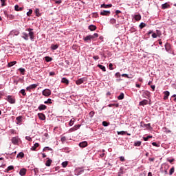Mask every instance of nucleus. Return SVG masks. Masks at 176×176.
Returning a JSON list of instances; mask_svg holds the SVG:
<instances>
[{
  "instance_id": "nucleus-53",
  "label": "nucleus",
  "mask_w": 176,
  "mask_h": 176,
  "mask_svg": "<svg viewBox=\"0 0 176 176\" xmlns=\"http://www.w3.org/2000/svg\"><path fill=\"white\" fill-rule=\"evenodd\" d=\"M74 130H78V129H80V124H77V125H75L74 126Z\"/></svg>"
},
{
  "instance_id": "nucleus-26",
  "label": "nucleus",
  "mask_w": 176,
  "mask_h": 176,
  "mask_svg": "<svg viewBox=\"0 0 176 176\" xmlns=\"http://www.w3.org/2000/svg\"><path fill=\"white\" fill-rule=\"evenodd\" d=\"M134 19L135 20H136V21H140V20H141V14H135L134 16Z\"/></svg>"
},
{
  "instance_id": "nucleus-46",
  "label": "nucleus",
  "mask_w": 176,
  "mask_h": 176,
  "mask_svg": "<svg viewBox=\"0 0 176 176\" xmlns=\"http://www.w3.org/2000/svg\"><path fill=\"white\" fill-rule=\"evenodd\" d=\"M102 126H104V127H108V126H109V124L107 121H103Z\"/></svg>"
},
{
  "instance_id": "nucleus-18",
  "label": "nucleus",
  "mask_w": 176,
  "mask_h": 176,
  "mask_svg": "<svg viewBox=\"0 0 176 176\" xmlns=\"http://www.w3.org/2000/svg\"><path fill=\"white\" fill-rule=\"evenodd\" d=\"M52 160L51 159H48L46 162H45V166L47 167H50V166H52Z\"/></svg>"
},
{
  "instance_id": "nucleus-62",
  "label": "nucleus",
  "mask_w": 176,
  "mask_h": 176,
  "mask_svg": "<svg viewBox=\"0 0 176 176\" xmlns=\"http://www.w3.org/2000/svg\"><path fill=\"white\" fill-rule=\"evenodd\" d=\"M175 160L174 158L170 160L169 158H167V162H169V163H173Z\"/></svg>"
},
{
  "instance_id": "nucleus-1",
  "label": "nucleus",
  "mask_w": 176,
  "mask_h": 176,
  "mask_svg": "<svg viewBox=\"0 0 176 176\" xmlns=\"http://www.w3.org/2000/svg\"><path fill=\"white\" fill-rule=\"evenodd\" d=\"M25 31H28V32L29 33H27L25 32H22L21 38H23V39H24L25 41H28V39H30L32 42H34V40L35 39L34 29L29 28L25 29Z\"/></svg>"
},
{
  "instance_id": "nucleus-16",
  "label": "nucleus",
  "mask_w": 176,
  "mask_h": 176,
  "mask_svg": "<svg viewBox=\"0 0 176 176\" xmlns=\"http://www.w3.org/2000/svg\"><path fill=\"white\" fill-rule=\"evenodd\" d=\"M164 93V100H168V96H170V91H165Z\"/></svg>"
},
{
  "instance_id": "nucleus-42",
  "label": "nucleus",
  "mask_w": 176,
  "mask_h": 176,
  "mask_svg": "<svg viewBox=\"0 0 176 176\" xmlns=\"http://www.w3.org/2000/svg\"><path fill=\"white\" fill-rule=\"evenodd\" d=\"M44 104H53V102L50 98H48L47 100L44 101Z\"/></svg>"
},
{
  "instance_id": "nucleus-14",
  "label": "nucleus",
  "mask_w": 176,
  "mask_h": 176,
  "mask_svg": "<svg viewBox=\"0 0 176 176\" xmlns=\"http://www.w3.org/2000/svg\"><path fill=\"white\" fill-rule=\"evenodd\" d=\"M16 120L17 121L16 124H20V123H21V122H23V116H19L16 117Z\"/></svg>"
},
{
  "instance_id": "nucleus-47",
  "label": "nucleus",
  "mask_w": 176,
  "mask_h": 176,
  "mask_svg": "<svg viewBox=\"0 0 176 176\" xmlns=\"http://www.w3.org/2000/svg\"><path fill=\"white\" fill-rule=\"evenodd\" d=\"M17 62L16 61H12L10 62V63H8V67H13V65H14L15 64H16Z\"/></svg>"
},
{
  "instance_id": "nucleus-50",
  "label": "nucleus",
  "mask_w": 176,
  "mask_h": 176,
  "mask_svg": "<svg viewBox=\"0 0 176 176\" xmlns=\"http://www.w3.org/2000/svg\"><path fill=\"white\" fill-rule=\"evenodd\" d=\"M17 153V151H14V152H12V153H6V155H8V156H13V155H16V153Z\"/></svg>"
},
{
  "instance_id": "nucleus-27",
  "label": "nucleus",
  "mask_w": 176,
  "mask_h": 176,
  "mask_svg": "<svg viewBox=\"0 0 176 176\" xmlns=\"http://www.w3.org/2000/svg\"><path fill=\"white\" fill-rule=\"evenodd\" d=\"M156 32H157V34L156 33L152 34V38H157V35H160V31L157 30Z\"/></svg>"
},
{
  "instance_id": "nucleus-63",
  "label": "nucleus",
  "mask_w": 176,
  "mask_h": 176,
  "mask_svg": "<svg viewBox=\"0 0 176 176\" xmlns=\"http://www.w3.org/2000/svg\"><path fill=\"white\" fill-rule=\"evenodd\" d=\"M54 75H56V73L54 72H50V76H54Z\"/></svg>"
},
{
  "instance_id": "nucleus-10",
  "label": "nucleus",
  "mask_w": 176,
  "mask_h": 176,
  "mask_svg": "<svg viewBox=\"0 0 176 176\" xmlns=\"http://www.w3.org/2000/svg\"><path fill=\"white\" fill-rule=\"evenodd\" d=\"M139 105L142 107H145V105H148V100L144 99L143 100L139 102Z\"/></svg>"
},
{
  "instance_id": "nucleus-17",
  "label": "nucleus",
  "mask_w": 176,
  "mask_h": 176,
  "mask_svg": "<svg viewBox=\"0 0 176 176\" xmlns=\"http://www.w3.org/2000/svg\"><path fill=\"white\" fill-rule=\"evenodd\" d=\"M12 142L14 144V145H17V144H19V139L16 137L12 138Z\"/></svg>"
},
{
  "instance_id": "nucleus-3",
  "label": "nucleus",
  "mask_w": 176,
  "mask_h": 176,
  "mask_svg": "<svg viewBox=\"0 0 176 176\" xmlns=\"http://www.w3.org/2000/svg\"><path fill=\"white\" fill-rule=\"evenodd\" d=\"M164 47H165V50H166V52H167V53L170 54L173 51V50L171 49V45H170V43H166Z\"/></svg>"
},
{
  "instance_id": "nucleus-22",
  "label": "nucleus",
  "mask_w": 176,
  "mask_h": 176,
  "mask_svg": "<svg viewBox=\"0 0 176 176\" xmlns=\"http://www.w3.org/2000/svg\"><path fill=\"white\" fill-rule=\"evenodd\" d=\"M14 9L16 12H21V10H23V7H19V5H15Z\"/></svg>"
},
{
  "instance_id": "nucleus-59",
  "label": "nucleus",
  "mask_w": 176,
  "mask_h": 176,
  "mask_svg": "<svg viewBox=\"0 0 176 176\" xmlns=\"http://www.w3.org/2000/svg\"><path fill=\"white\" fill-rule=\"evenodd\" d=\"M93 58H94V60H95V61H97V60H100V56H94Z\"/></svg>"
},
{
  "instance_id": "nucleus-24",
  "label": "nucleus",
  "mask_w": 176,
  "mask_h": 176,
  "mask_svg": "<svg viewBox=\"0 0 176 176\" xmlns=\"http://www.w3.org/2000/svg\"><path fill=\"white\" fill-rule=\"evenodd\" d=\"M62 83H65V85H69V80L67 79L66 78L63 77L61 80Z\"/></svg>"
},
{
  "instance_id": "nucleus-37",
  "label": "nucleus",
  "mask_w": 176,
  "mask_h": 176,
  "mask_svg": "<svg viewBox=\"0 0 176 176\" xmlns=\"http://www.w3.org/2000/svg\"><path fill=\"white\" fill-rule=\"evenodd\" d=\"M16 157H21V159H23L24 157V153L20 152L17 155Z\"/></svg>"
},
{
  "instance_id": "nucleus-41",
  "label": "nucleus",
  "mask_w": 176,
  "mask_h": 176,
  "mask_svg": "<svg viewBox=\"0 0 176 176\" xmlns=\"http://www.w3.org/2000/svg\"><path fill=\"white\" fill-rule=\"evenodd\" d=\"M67 166H68V161H65V162H62V167L65 168V167H67Z\"/></svg>"
},
{
  "instance_id": "nucleus-12",
  "label": "nucleus",
  "mask_w": 176,
  "mask_h": 176,
  "mask_svg": "<svg viewBox=\"0 0 176 176\" xmlns=\"http://www.w3.org/2000/svg\"><path fill=\"white\" fill-rule=\"evenodd\" d=\"M87 146V142L84 141L79 143L80 148H86Z\"/></svg>"
},
{
  "instance_id": "nucleus-36",
  "label": "nucleus",
  "mask_w": 176,
  "mask_h": 176,
  "mask_svg": "<svg viewBox=\"0 0 176 176\" xmlns=\"http://www.w3.org/2000/svg\"><path fill=\"white\" fill-rule=\"evenodd\" d=\"M19 72H21V74L22 75H25V69H24V68H19Z\"/></svg>"
},
{
  "instance_id": "nucleus-23",
  "label": "nucleus",
  "mask_w": 176,
  "mask_h": 176,
  "mask_svg": "<svg viewBox=\"0 0 176 176\" xmlns=\"http://www.w3.org/2000/svg\"><path fill=\"white\" fill-rule=\"evenodd\" d=\"M14 168V166H9L7 169L5 170V173H8L10 171H12V170H13Z\"/></svg>"
},
{
  "instance_id": "nucleus-30",
  "label": "nucleus",
  "mask_w": 176,
  "mask_h": 176,
  "mask_svg": "<svg viewBox=\"0 0 176 176\" xmlns=\"http://www.w3.org/2000/svg\"><path fill=\"white\" fill-rule=\"evenodd\" d=\"M51 49H52V50H57V49H58V45H57V44H56V45L52 44L51 45Z\"/></svg>"
},
{
  "instance_id": "nucleus-2",
  "label": "nucleus",
  "mask_w": 176,
  "mask_h": 176,
  "mask_svg": "<svg viewBox=\"0 0 176 176\" xmlns=\"http://www.w3.org/2000/svg\"><path fill=\"white\" fill-rule=\"evenodd\" d=\"M6 100L10 104H16V99L12 96H8Z\"/></svg>"
},
{
  "instance_id": "nucleus-64",
  "label": "nucleus",
  "mask_w": 176,
  "mask_h": 176,
  "mask_svg": "<svg viewBox=\"0 0 176 176\" xmlns=\"http://www.w3.org/2000/svg\"><path fill=\"white\" fill-rule=\"evenodd\" d=\"M93 116H94V111H91L89 113V117L93 118Z\"/></svg>"
},
{
  "instance_id": "nucleus-49",
  "label": "nucleus",
  "mask_w": 176,
  "mask_h": 176,
  "mask_svg": "<svg viewBox=\"0 0 176 176\" xmlns=\"http://www.w3.org/2000/svg\"><path fill=\"white\" fill-rule=\"evenodd\" d=\"M121 76L127 78L128 79H131V76H129V74H123L121 75Z\"/></svg>"
},
{
  "instance_id": "nucleus-11",
  "label": "nucleus",
  "mask_w": 176,
  "mask_h": 176,
  "mask_svg": "<svg viewBox=\"0 0 176 176\" xmlns=\"http://www.w3.org/2000/svg\"><path fill=\"white\" fill-rule=\"evenodd\" d=\"M38 116L40 120H46V116L42 113H38Z\"/></svg>"
},
{
  "instance_id": "nucleus-43",
  "label": "nucleus",
  "mask_w": 176,
  "mask_h": 176,
  "mask_svg": "<svg viewBox=\"0 0 176 176\" xmlns=\"http://www.w3.org/2000/svg\"><path fill=\"white\" fill-rule=\"evenodd\" d=\"M142 127H148V129H152V127L151 126V123L148 124H144L143 126L141 125Z\"/></svg>"
},
{
  "instance_id": "nucleus-40",
  "label": "nucleus",
  "mask_w": 176,
  "mask_h": 176,
  "mask_svg": "<svg viewBox=\"0 0 176 176\" xmlns=\"http://www.w3.org/2000/svg\"><path fill=\"white\" fill-rule=\"evenodd\" d=\"M35 13H36V16H37V17H39L41 16V13L39 12L38 8L35 9Z\"/></svg>"
},
{
  "instance_id": "nucleus-60",
  "label": "nucleus",
  "mask_w": 176,
  "mask_h": 176,
  "mask_svg": "<svg viewBox=\"0 0 176 176\" xmlns=\"http://www.w3.org/2000/svg\"><path fill=\"white\" fill-rule=\"evenodd\" d=\"M163 129L165 130L166 133H171V131L167 129L166 127L163 128Z\"/></svg>"
},
{
  "instance_id": "nucleus-6",
  "label": "nucleus",
  "mask_w": 176,
  "mask_h": 176,
  "mask_svg": "<svg viewBox=\"0 0 176 176\" xmlns=\"http://www.w3.org/2000/svg\"><path fill=\"white\" fill-rule=\"evenodd\" d=\"M142 96L143 98H149L151 97V92L149 91H144Z\"/></svg>"
},
{
  "instance_id": "nucleus-29",
  "label": "nucleus",
  "mask_w": 176,
  "mask_h": 176,
  "mask_svg": "<svg viewBox=\"0 0 176 176\" xmlns=\"http://www.w3.org/2000/svg\"><path fill=\"white\" fill-rule=\"evenodd\" d=\"M141 144H142V142L141 141H135L133 144L134 146H141Z\"/></svg>"
},
{
  "instance_id": "nucleus-38",
  "label": "nucleus",
  "mask_w": 176,
  "mask_h": 176,
  "mask_svg": "<svg viewBox=\"0 0 176 176\" xmlns=\"http://www.w3.org/2000/svg\"><path fill=\"white\" fill-rule=\"evenodd\" d=\"M174 171H175V168H174V166H173L169 170V175L174 174Z\"/></svg>"
},
{
  "instance_id": "nucleus-5",
  "label": "nucleus",
  "mask_w": 176,
  "mask_h": 176,
  "mask_svg": "<svg viewBox=\"0 0 176 176\" xmlns=\"http://www.w3.org/2000/svg\"><path fill=\"white\" fill-rule=\"evenodd\" d=\"M86 80H87V78L85 77L81 78L76 81V85L79 86V85H82V83H84Z\"/></svg>"
},
{
  "instance_id": "nucleus-35",
  "label": "nucleus",
  "mask_w": 176,
  "mask_h": 176,
  "mask_svg": "<svg viewBox=\"0 0 176 176\" xmlns=\"http://www.w3.org/2000/svg\"><path fill=\"white\" fill-rule=\"evenodd\" d=\"M124 98V94L121 93L120 96H118V100H123Z\"/></svg>"
},
{
  "instance_id": "nucleus-19",
  "label": "nucleus",
  "mask_w": 176,
  "mask_h": 176,
  "mask_svg": "<svg viewBox=\"0 0 176 176\" xmlns=\"http://www.w3.org/2000/svg\"><path fill=\"white\" fill-rule=\"evenodd\" d=\"M88 28L90 30V31H96V30H97V26L94 25H90Z\"/></svg>"
},
{
  "instance_id": "nucleus-55",
  "label": "nucleus",
  "mask_w": 176,
  "mask_h": 176,
  "mask_svg": "<svg viewBox=\"0 0 176 176\" xmlns=\"http://www.w3.org/2000/svg\"><path fill=\"white\" fill-rule=\"evenodd\" d=\"M115 76H116V78H120L122 76V75L120 74V72H117L115 74Z\"/></svg>"
},
{
  "instance_id": "nucleus-28",
  "label": "nucleus",
  "mask_w": 176,
  "mask_h": 176,
  "mask_svg": "<svg viewBox=\"0 0 176 176\" xmlns=\"http://www.w3.org/2000/svg\"><path fill=\"white\" fill-rule=\"evenodd\" d=\"M108 107L109 108H112V107H116V108H118L119 107V104L118 103H111V104H108Z\"/></svg>"
},
{
  "instance_id": "nucleus-39",
  "label": "nucleus",
  "mask_w": 176,
  "mask_h": 176,
  "mask_svg": "<svg viewBox=\"0 0 176 176\" xmlns=\"http://www.w3.org/2000/svg\"><path fill=\"white\" fill-rule=\"evenodd\" d=\"M46 151H53V149L52 148L49 147V146H45L43 149V151L46 152Z\"/></svg>"
},
{
  "instance_id": "nucleus-56",
  "label": "nucleus",
  "mask_w": 176,
  "mask_h": 176,
  "mask_svg": "<svg viewBox=\"0 0 176 176\" xmlns=\"http://www.w3.org/2000/svg\"><path fill=\"white\" fill-rule=\"evenodd\" d=\"M120 162H126V159H124V156H120L119 157Z\"/></svg>"
},
{
  "instance_id": "nucleus-45",
  "label": "nucleus",
  "mask_w": 176,
  "mask_h": 176,
  "mask_svg": "<svg viewBox=\"0 0 176 176\" xmlns=\"http://www.w3.org/2000/svg\"><path fill=\"white\" fill-rule=\"evenodd\" d=\"M60 141L62 142V144H64V142H65V141H67V138L65 136H63L60 138Z\"/></svg>"
},
{
  "instance_id": "nucleus-9",
  "label": "nucleus",
  "mask_w": 176,
  "mask_h": 176,
  "mask_svg": "<svg viewBox=\"0 0 176 176\" xmlns=\"http://www.w3.org/2000/svg\"><path fill=\"white\" fill-rule=\"evenodd\" d=\"M101 16H109L111 14V11L109 10H102L100 12Z\"/></svg>"
},
{
  "instance_id": "nucleus-44",
  "label": "nucleus",
  "mask_w": 176,
  "mask_h": 176,
  "mask_svg": "<svg viewBox=\"0 0 176 176\" xmlns=\"http://www.w3.org/2000/svg\"><path fill=\"white\" fill-rule=\"evenodd\" d=\"M110 24H116V19L112 18L110 19Z\"/></svg>"
},
{
  "instance_id": "nucleus-13",
  "label": "nucleus",
  "mask_w": 176,
  "mask_h": 176,
  "mask_svg": "<svg viewBox=\"0 0 176 176\" xmlns=\"http://www.w3.org/2000/svg\"><path fill=\"white\" fill-rule=\"evenodd\" d=\"M25 174H27V169L25 168H22L19 170V175L21 176H24L25 175Z\"/></svg>"
},
{
  "instance_id": "nucleus-4",
  "label": "nucleus",
  "mask_w": 176,
  "mask_h": 176,
  "mask_svg": "<svg viewBox=\"0 0 176 176\" xmlns=\"http://www.w3.org/2000/svg\"><path fill=\"white\" fill-rule=\"evenodd\" d=\"M43 96H45V97H49L50 94H52V91L49 89H45L42 91Z\"/></svg>"
},
{
  "instance_id": "nucleus-58",
  "label": "nucleus",
  "mask_w": 176,
  "mask_h": 176,
  "mask_svg": "<svg viewBox=\"0 0 176 176\" xmlns=\"http://www.w3.org/2000/svg\"><path fill=\"white\" fill-rule=\"evenodd\" d=\"M1 6H6V4L5 2H6V0H1Z\"/></svg>"
},
{
  "instance_id": "nucleus-20",
  "label": "nucleus",
  "mask_w": 176,
  "mask_h": 176,
  "mask_svg": "<svg viewBox=\"0 0 176 176\" xmlns=\"http://www.w3.org/2000/svg\"><path fill=\"white\" fill-rule=\"evenodd\" d=\"M100 8H104V9H108V8H112V4H102Z\"/></svg>"
},
{
  "instance_id": "nucleus-32",
  "label": "nucleus",
  "mask_w": 176,
  "mask_h": 176,
  "mask_svg": "<svg viewBox=\"0 0 176 176\" xmlns=\"http://www.w3.org/2000/svg\"><path fill=\"white\" fill-rule=\"evenodd\" d=\"M144 27H146V24L144 22H142L140 25H139V28L140 30H142V28H144Z\"/></svg>"
},
{
  "instance_id": "nucleus-54",
  "label": "nucleus",
  "mask_w": 176,
  "mask_h": 176,
  "mask_svg": "<svg viewBox=\"0 0 176 176\" xmlns=\"http://www.w3.org/2000/svg\"><path fill=\"white\" fill-rule=\"evenodd\" d=\"M118 135H124V134H126V131H122L120 132H118Z\"/></svg>"
},
{
  "instance_id": "nucleus-7",
  "label": "nucleus",
  "mask_w": 176,
  "mask_h": 176,
  "mask_svg": "<svg viewBox=\"0 0 176 176\" xmlns=\"http://www.w3.org/2000/svg\"><path fill=\"white\" fill-rule=\"evenodd\" d=\"M36 87H38L37 84H32L30 86L26 87V90L28 91H31V90H32L33 89H36Z\"/></svg>"
},
{
  "instance_id": "nucleus-61",
  "label": "nucleus",
  "mask_w": 176,
  "mask_h": 176,
  "mask_svg": "<svg viewBox=\"0 0 176 176\" xmlns=\"http://www.w3.org/2000/svg\"><path fill=\"white\" fill-rule=\"evenodd\" d=\"M31 14H32V10H29L27 12V16H31Z\"/></svg>"
},
{
  "instance_id": "nucleus-57",
  "label": "nucleus",
  "mask_w": 176,
  "mask_h": 176,
  "mask_svg": "<svg viewBox=\"0 0 176 176\" xmlns=\"http://www.w3.org/2000/svg\"><path fill=\"white\" fill-rule=\"evenodd\" d=\"M91 36H93V39H94V38H98V34L94 33L93 35H91Z\"/></svg>"
},
{
  "instance_id": "nucleus-31",
  "label": "nucleus",
  "mask_w": 176,
  "mask_h": 176,
  "mask_svg": "<svg viewBox=\"0 0 176 176\" xmlns=\"http://www.w3.org/2000/svg\"><path fill=\"white\" fill-rule=\"evenodd\" d=\"M170 6L169 4H168L167 3H165L164 4L162 5V9H168V7Z\"/></svg>"
},
{
  "instance_id": "nucleus-21",
  "label": "nucleus",
  "mask_w": 176,
  "mask_h": 176,
  "mask_svg": "<svg viewBox=\"0 0 176 176\" xmlns=\"http://www.w3.org/2000/svg\"><path fill=\"white\" fill-rule=\"evenodd\" d=\"M38 146H39V143H35L34 146L31 147V151H36Z\"/></svg>"
},
{
  "instance_id": "nucleus-48",
  "label": "nucleus",
  "mask_w": 176,
  "mask_h": 176,
  "mask_svg": "<svg viewBox=\"0 0 176 176\" xmlns=\"http://www.w3.org/2000/svg\"><path fill=\"white\" fill-rule=\"evenodd\" d=\"M152 135H148L147 137H144L143 140L144 141H148L149 140V138H152Z\"/></svg>"
},
{
  "instance_id": "nucleus-33",
  "label": "nucleus",
  "mask_w": 176,
  "mask_h": 176,
  "mask_svg": "<svg viewBox=\"0 0 176 176\" xmlns=\"http://www.w3.org/2000/svg\"><path fill=\"white\" fill-rule=\"evenodd\" d=\"M45 60L47 63H50L53 60V58L50 56H45Z\"/></svg>"
},
{
  "instance_id": "nucleus-34",
  "label": "nucleus",
  "mask_w": 176,
  "mask_h": 176,
  "mask_svg": "<svg viewBox=\"0 0 176 176\" xmlns=\"http://www.w3.org/2000/svg\"><path fill=\"white\" fill-rule=\"evenodd\" d=\"M19 93H21V94H22V96H27V93H25V89H22L19 91Z\"/></svg>"
},
{
  "instance_id": "nucleus-15",
  "label": "nucleus",
  "mask_w": 176,
  "mask_h": 176,
  "mask_svg": "<svg viewBox=\"0 0 176 176\" xmlns=\"http://www.w3.org/2000/svg\"><path fill=\"white\" fill-rule=\"evenodd\" d=\"M91 39H93V36L91 35H88L83 38L85 42H89V41H91Z\"/></svg>"
},
{
  "instance_id": "nucleus-51",
  "label": "nucleus",
  "mask_w": 176,
  "mask_h": 176,
  "mask_svg": "<svg viewBox=\"0 0 176 176\" xmlns=\"http://www.w3.org/2000/svg\"><path fill=\"white\" fill-rule=\"evenodd\" d=\"M74 123H75V120L72 119L69 122V126H74Z\"/></svg>"
},
{
  "instance_id": "nucleus-25",
  "label": "nucleus",
  "mask_w": 176,
  "mask_h": 176,
  "mask_svg": "<svg viewBox=\"0 0 176 176\" xmlns=\"http://www.w3.org/2000/svg\"><path fill=\"white\" fill-rule=\"evenodd\" d=\"M97 67H98V68H100V69H102V71H103V72H105V71H107V69L105 68V66L102 65H98Z\"/></svg>"
},
{
  "instance_id": "nucleus-52",
  "label": "nucleus",
  "mask_w": 176,
  "mask_h": 176,
  "mask_svg": "<svg viewBox=\"0 0 176 176\" xmlns=\"http://www.w3.org/2000/svg\"><path fill=\"white\" fill-rule=\"evenodd\" d=\"M152 146H156L157 148H159V146H160V144H159L156 142H152Z\"/></svg>"
},
{
  "instance_id": "nucleus-8",
  "label": "nucleus",
  "mask_w": 176,
  "mask_h": 176,
  "mask_svg": "<svg viewBox=\"0 0 176 176\" xmlns=\"http://www.w3.org/2000/svg\"><path fill=\"white\" fill-rule=\"evenodd\" d=\"M38 111H46L47 109V106L45 104H40L38 107Z\"/></svg>"
}]
</instances>
